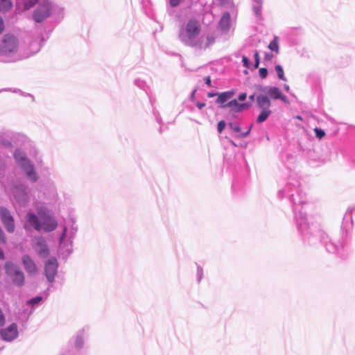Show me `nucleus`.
<instances>
[{
    "instance_id": "f257e3e1",
    "label": "nucleus",
    "mask_w": 355,
    "mask_h": 355,
    "mask_svg": "<svg viewBox=\"0 0 355 355\" xmlns=\"http://www.w3.org/2000/svg\"><path fill=\"white\" fill-rule=\"evenodd\" d=\"M279 198H287L292 203L295 221L298 232L304 242L309 245L322 243L326 250L340 257L345 255L348 243V232L353 225V216H355V207L349 209L343 216L341 232L338 235L329 236L320 230L315 224L308 222L305 214L302 213L303 206L306 203V197L300 188L296 175H291L284 187L278 192Z\"/></svg>"
},
{
    "instance_id": "f03ea898",
    "label": "nucleus",
    "mask_w": 355,
    "mask_h": 355,
    "mask_svg": "<svg viewBox=\"0 0 355 355\" xmlns=\"http://www.w3.org/2000/svg\"><path fill=\"white\" fill-rule=\"evenodd\" d=\"M44 42L43 37L40 41H33L30 44L31 53L24 54L21 52L18 39L13 35L7 34L0 42V56L1 60L6 62H17L25 59L37 53Z\"/></svg>"
},
{
    "instance_id": "7ed1b4c3",
    "label": "nucleus",
    "mask_w": 355,
    "mask_h": 355,
    "mask_svg": "<svg viewBox=\"0 0 355 355\" xmlns=\"http://www.w3.org/2000/svg\"><path fill=\"white\" fill-rule=\"evenodd\" d=\"M200 33V22L196 19H190L180 26L178 38L185 46L205 49L213 42V39L207 37V42H205L204 36L201 35Z\"/></svg>"
},
{
    "instance_id": "20e7f679",
    "label": "nucleus",
    "mask_w": 355,
    "mask_h": 355,
    "mask_svg": "<svg viewBox=\"0 0 355 355\" xmlns=\"http://www.w3.org/2000/svg\"><path fill=\"white\" fill-rule=\"evenodd\" d=\"M33 207L37 214L28 211L26 216L28 225L37 232H50L58 227V222L52 212L42 202L35 201Z\"/></svg>"
},
{
    "instance_id": "39448f33",
    "label": "nucleus",
    "mask_w": 355,
    "mask_h": 355,
    "mask_svg": "<svg viewBox=\"0 0 355 355\" xmlns=\"http://www.w3.org/2000/svg\"><path fill=\"white\" fill-rule=\"evenodd\" d=\"M89 328L84 327L78 330L70 339L68 345L64 348L59 355H81V350L85 340L89 336Z\"/></svg>"
},
{
    "instance_id": "423d86ee",
    "label": "nucleus",
    "mask_w": 355,
    "mask_h": 355,
    "mask_svg": "<svg viewBox=\"0 0 355 355\" xmlns=\"http://www.w3.org/2000/svg\"><path fill=\"white\" fill-rule=\"evenodd\" d=\"M14 158L17 164L24 172L26 178L32 182H36L38 179L32 162L27 157L26 154L21 149H17L14 153Z\"/></svg>"
},
{
    "instance_id": "0eeeda50",
    "label": "nucleus",
    "mask_w": 355,
    "mask_h": 355,
    "mask_svg": "<svg viewBox=\"0 0 355 355\" xmlns=\"http://www.w3.org/2000/svg\"><path fill=\"white\" fill-rule=\"evenodd\" d=\"M78 231V226L73 220H70L67 226L64 227L62 234L60 237V250L67 254L72 252L73 240Z\"/></svg>"
},
{
    "instance_id": "6e6552de",
    "label": "nucleus",
    "mask_w": 355,
    "mask_h": 355,
    "mask_svg": "<svg viewBox=\"0 0 355 355\" xmlns=\"http://www.w3.org/2000/svg\"><path fill=\"white\" fill-rule=\"evenodd\" d=\"M54 6L49 0H40L32 17L35 22L42 23L53 15Z\"/></svg>"
},
{
    "instance_id": "1a4fd4ad",
    "label": "nucleus",
    "mask_w": 355,
    "mask_h": 355,
    "mask_svg": "<svg viewBox=\"0 0 355 355\" xmlns=\"http://www.w3.org/2000/svg\"><path fill=\"white\" fill-rule=\"evenodd\" d=\"M256 102L257 107L261 110L260 114L257 118V122L258 123H261L264 122L272 113L270 110L271 101L268 98V96L259 94L256 97Z\"/></svg>"
},
{
    "instance_id": "9d476101",
    "label": "nucleus",
    "mask_w": 355,
    "mask_h": 355,
    "mask_svg": "<svg viewBox=\"0 0 355 355\" xmlns=\"http://www.w3.org/2000/svg\"><path fill=\"white\" fill-rule=\"evenodd\" d=\"M4 268L6 273L15 286H21L24 284V275L17 265L8 261L5 263Z\"/></svg>"
},
{
    "instance_id": "9b49d317",
    "label": "nucleus",
    "mask_w": 355,
    "mask_h": 355,
    "mask_svg": "<svg viewBox=\"0 0 355 355\" xmlns=\"http://www.w3.org/2000/svg\"><path fill=\"white\" fill-rule=\"evenodd\" d=\"M13 196L16 201L22 207H26L29 200V192L28 187L24 184H19L14 187L12 190Z\"/></svg>"
},
{
    "instance_id": "f8f14e48",
    "label": "nucleus",
    "mask_w": 355,
    "mask_h": 355,
    "mask_svg": "<svg viewBox=\"0 0 355 355\" xmlns=\"http://www.w3.org/2000/svg\"><path fill=\"white\" fill-rule=\"evenodd\" d=\"M0 220L8 232H14L15 230L14 218L10 211L3 207H0Z\"/></svg>"
},
{
    "instance_id": "ddd939ff",
    "label": "nucleus",
    "mask_w": 355,
    "mask_h": 355,
    "mask_svg": "<svg viewBox=\"0 0 355 355\" xmlns=\"http://www.w3.org/2000/svg\"><path fill=\"white\" fill-rule=\"evenodd\" d=\"M261 91L264 92L265 96H268V98L270 100H281L282 102L285 103H289V101L286 96L282 93L281 89L275 86H267L263 87Z\"/></svg>"
},
{
    "instance_id": "4468645a",
    "label": "nucleus",
    "mask_w": 355,
    "mask_h": 355,
    "mask_svg": "<svg viewBox=\"0 0 355 355\" xmlns=\"http://www.w3.org/2000/svg\"><path fill=\"white\" fill-rule=\"evenodd\" d=\"M58 263L55 257H51L44 266L45 276L50 283H53L58 272Z\"/></svg>"
},
{
    "instance_id": "2eb2a0df",
    "label": "nucleus",
    "mask_w": 355,
    "mask_h": 355,
    "mask_svg": "<svg viewBox=\"0 0 355 355\" xmlns=\"http://www.w3.org/2000/svg\"><path fill=\"white\" fill-rule=\"evenodd\" d=\"M2 339L7 342H12L15 340L19 335L17 325L12 323L6 328H3L0 331Z\"/></svg>"
},
{
    "instance_id": "dca6fc26",
    "label": "nucleus",
    "mask_w": 355,
    "mask_h": 355,
    "mask_svg": "<svg viewBox=\"0 0 355 355\" xmlns=\"http://www.w3.org/2000/svg\"><path fill=\"white\" fill-rule=\"evenodd\" d=\"M33 249L41 258H46L49 254V250L45 239L39 236L35 239Z\"/></svg>"
},
{
    "instance_id": "f3484780",
    "label": "nucleus",
    "mask_w": 355,
    "mask_h": 355,
    "mask_svg": "<svg viewBox=\"0 0 355 355\" xmlns=\"http://www.w3.org/2000/svg\"><path fill=\"white\" fill-rule=\"evenodd\" d=\"M40 0H16L15 13L21 14L24 11L28 10L35 5L37 6Z\"/></svg>"
},
{
    "instance_id": "a211bd4d",
    "label": "nucleus",
    "mask_w": 355,
    "mask_h": 355,
    "mask_svg": "<svg viewBox=\"0 0 355 355\" xmlns=\"http://www.w3.org/2000/svg\"><path fill=\"white\" fill-rule=\"evenodd\" d=\"M21 262L24 265V267L26 271L29 274H34L37 272V268L32 258L28 255L25 254L21 258Z\"/></svg>"
},
{
    "instance_id": "6ab92c4d",
    "label": "nucleus",
    "mask_w": 355,
    "mask_h": 355,
    "mask_svg": "<svg viewBox=\"0 0 355 355\" xmlns=\"http://www.w3.org/2000/svg\"><path fill=\"white\" fill-rule=\"evenodd\" d=\"M229 128L234 132L239 133L238 137L244 138L246 137L251 131L252 125L248 129L247 131L241 132L240 125L237 123L230 122L228 123Z\"/></svg>"
},
{
    "instance_id": "aec40b11",
    "label": "nucleus",
    "mask_w": 355,
    "mask_h": 355,
    "mask_svg": "<svg viewBox=\"0 0 355 355\" xmlns=\"http://www.w3.org/2000/svg\"><path fill=\"white\" fill-rule=\"evenodd\" d=\"M230 15L229 12H225L220 21H219V27L223 32H227L230 29Z\"/></svg>"
},
{
    "instance_id": "412c9836",
    "label": "nucleus",
    "mask_w": 355,
    "mask_h": 355,
    "mask_svg": "<svg viewBox=\"0 0 355 355\" xmlns=\"http://www.w3.org/2000/svg\"><path fill=\"white\" fill-rule=\"evenodd\" d=\"M234 94L235 91L233 89L220 93L218 94L216 103L218 104H223L232 98Z\"/></svg>"
},
{
    "instance_id": "4be33fe9",
    "label": "nucleus",
    "mask_w": 355,
    "mask_h": 355,
    "mask_svg": "<svg viewBox=\"0 0 355 355\" xmlns=\"http://www.w3.org/2000/svg\"><path fill=\"white\" fill-rule=\"evenodd\" d=\"M45 195H49V198L55 200L58 197L57 189L54 182H51L49 183V188L47 193Z\"/></svg>"
},
{
    "instance_id": "5701e85b",
    "label": "nucleus",
    "mask_w": 355,
    "mask_h": 355,
    "mask_svg": "<svg viewBox=\"0 0 355 355\" xmlns=\"http://www.w3.org/2000/svg\"><path fill=\"white\" fill-rule=\"evenodd\" d=\"M252 10L257 17L261 15V8L263 0H252Z\"/></svg>"
},
{
    "instance_id": "b1692460",
    "label": "nucleus",
    "mask_w": 355,
    "mask_h": 355,
    "mask_svg": "<svg viewBox=\"0 0 355 355\" xmlns=\"http://www.w3.org/2000/svg\"><path fill=\"white\" fill-rule=\"evenodd\" d=\"M239 106H240V103L236 99H234V100L230 101V102H228L227 103H226L225 105H222L220 106V107H222V108L228 107V108H230L231 110L233 112H239Z\"/></svg>"
},
{
    "instance_id": "393cba45",
    "label": "nucleus",
    "mask_w": 355,
    "mask_h": 355,
    "mask_svg": "<svg viewBox=\"0 0 355 355\" xmlns=\"http://www.w3.org/2000/svg\"><path fill=\"white\" fill-rule=\"evenodd\" d=\"M12 7V2L11 0H0V12H6L9 11Z\"/></svg>"
},
{
    "instance_id": "a878e982",
    "label": "nucleus",
    "mask_w": 355,
    "mask_h": 355,
    "mask_svg": "<svg viewBox=\"0 0 355 355\" xmlns=\"http://www.w3.org/2000/svg\"><path fill=\"white\" fill-rule=\"evenodd\" d=\"M43 300L42 297L41 296H36L35 297H33L30 300H28L26 302L27 305L31 306L32 308L34 309L35 307L37 306Z\"/></svg>"
},
{
    "instance_id": "bb28decb",
    "label": "nucleus",
    "mask_w": 355,
    "mask_h": 355,
    "mask_svg": "<svg viewBox=\"0 0 355 355\" xmlns=\"http://www.w3.org/2000/svg\"><path fill=\"white\" fill-rule=\"evenodd\" d=\"M268 49L272 51H275L276 53H279V44L277 37H275L274 39L270 42L268 45Z\"/></svg>"
},
{
    "instance_id": "cd10ccee",
    "label": "nucleus",
    "mask_w": 355,
    "mask_h": 355,
    "mask_svg": "<svg viewBox=\"0 0 355 355\" xmlns=\"http://www.w3.org/2000/svg\"><path fill=\"white\" fill-rule=\"evenodd\" d=\"M275 71L277 72V76L278 78L280 79V80H284L286 81V79L284 76V70H283V68L281 65H276L275 66Z\"/></svg>"
},
{
    "instance_id": "c85d7f7f",
    "label": "nucleus",
    "mask_w": 355,
    "mask_h": 355,
    "mask_svg": "<svg viewBox=\"0 0 355 355\" xmlns=\"http://www.w3.org/2000/svg\"><path fill=\"white\" fill-rule=\"evenodd\" d=\"M135 85L143 90H146L148 87L146 82L140 78L135 79Z\"/></svg>"
},
{
    "instance_id": "c756f323",
    "label": "nucleus",
    "mask_w": 355,
    "mask_h": 355,
    "mask_svg": "<svg viewBox=\"0 0 355 355\" xmlns=\"http://www.w3.org/2000/svg\"><path fill=\"white\" fill-rule=\"evenodd\" d=\"M314 132H315L316 137L318 138L319 139H321L325 135L324 131L323 130H322L321 128H315L314 129Z\"/></svg>"
},
{
    "instance_id": "7c9ffc66",
    "label": "nucleus",
    "mask_w": 355,
    "mask_h": 355,
    "mask_svg": "<svg viewBox=\"0 0 355 355\" xmlns=\"http://www.w3.org/2000/svg\"><path fill=\"white\" fill-rule=\"evenodd\" d=\"M273 57H274V55L272 53H268V52L265 53L264 59H263L264 64L268 65V63L272 60Z\"/></svg>"
},
{
    "instance_id": "2f4dec72",
    "label": "nucleus",
    "mask_w": 355,
    "mask_h": 355,
    "mask_svg": "<svg viewBox=\"0 0 355 355\" xmlns=\"http://www.w3.org/2000/svg\"><path fill=\"white\" fill-rule=\"evenodd\" d=\"M203 277V269L200 265H197V280L198 282L201 281Z\"/></svg>"
},
{
    "instance_id": "473e14b6",
    "label": "nucleus",
    "mask_w": 355,
    "mask_h": 355,
    "mask_svg": "<svg viewBox=\"0 0 355 355\" xmlns=\"http://www.w3.org/2000/svg\"><path fill=\"white\" fill-rule=\"evenodd\" d=\"M242 62H243V64L245 67H246L248 69H249L250 67V64H251L250 61L245 55L242 56Z\"/></svg>"
},
{
    "instance_id": "72a5a7b5",
    "label": "nucleus",
    "mask_w": 355,
    "mask_h": 355,
    "mask_svg": "<svg viewBox=\"0 0 355 355\" xmlns=\"http://www.w3.org/2000/svg\"><path fill=\"white\" fill-rule=\"evenodd\" d=\"M225 125H226V123L224 121H220L217 125L218 132L219 133L222 132V131L224 130Z\"/></svg>"
},
{
    "instance_id": "f704fd0d",
    "label": "nucleus",
    "mask_w": 355,
    "mask_h": 355,
    "mask_svg": "<svg viewBox=\"0 0 355 355\" xmlns=\"http://www.w3.org/2000/svg\"><path fill=\"white\" fill-rule=\"evenodd\" d=\"M259 76L261 78H266L268 75V70L266 68H261L259 70Z\"/></svg>"
},
{
    "instance_id": "c9c22d12",
    "label": "nucleus",
    "mask_w": 355,
    "mask_h": 355,
    "mask_svg": "<svg viewBox=\"0 0 355 355\" xmlns=\"http://www.w3.org/2000/svg\"><path fill=\"white\" fill-rule=\"evenodd\" d=\"M169 5L174 8L179 6L184 0H168Z\"/></svg>"
},
{
    "instance_id": "e433bc0d",
    "label": "nucleus",
    "mask_w": 355,
    "mask_h": 355,
    "mask_svg": "<svg viewBox=\"0 0 355 355\" xmlns=\"http://www.w3.org/2000/svg\"><path fill=\"white\" fill-rule=\"evenodd\" d=\"M250 106V104L248 103H240L239 112H241L242 110H245V109L248 108Z\"/></svg>"
},
{
    "instance_id": "4c0bfd02",
    "label": "nucleus",
    "mask_w": 355,
    "mask_h": 355,
    "mask_svg": "<svg viewBox=\"0 0 355 355\" xmlns=\"http://www.w3.org/2000/svg\"><path fill=\"white\" fill-rule=\"evenodd\" d=\"M246 97H247L246 93H241L239 95L238 98L240 101H243L245 100Z\"/></svg>"
},
{
    "instance_id": "58836bf2",
    "label": "nucleus",
    "mask_w": 355,
    "mask_h": 355,
    "mask_svg": "<svg viewBox=\"0 0 355 355\" xmlns=\"http://www.w3.org/2000/svg\"><path fill=\"white\" fill-rule=\"evenodd\" d=\"M205 84L207 85L209 87H211V82L209 76H206L205 78Z\"/></svg>"
},
{
    "instance_id": "ea45409f",
    "label": "nucleus",
    "mask_w": 355,
    "mask_h": 355,
    "mask_svg": "<svg viewBox=\"0 0 355 355\" xmlns=\"http://www.w3.org/2000/svg\"><path fill=\"white\" fill-rule=\"evenodd\" d=\"M196 106L198 107V108L199 110H201V109H202L205 106V103H201V102H197L196 103Z\"/></svg>"
},
{
    "instance_id": "a19ab883",
    "label": "nucleus",
    "mask_w": 355,
    "mask_h": 355,
    "mask_svg": "<svg viewBox=\"0 0 355 355\" xmlns=\"http://www.w3.org/2000/svg\"><path fill=\"white\" fill-rule=\"evenodd\" d=\"M4 28L3 21L1 17H0V34L3 32Z\"/></svg>"
},
{
    "instance_id": "79ce46f5",
    "label": "nucleus",
    "mask_w": 355,
    "mask_h": 355,
    "mask_svg": "<svg viewBox=\"0 0 355 355\" xmlns=\"http://www.w3.org/2000/svg\"><path fill=\"white\" fill-rule=\"evenodd\" d=\"M217 95L218 96V94H217V93H214V92H209V93L207 94V96H208V97H209V98H212V97H214V96H217Z\"/></svg>"
},
{
    "instance_id": "37998d69",
    "label": "nucleus",
    "mask_w": 355,
    "mask_h": 355,
    "mask_svg": "<svg viewBox=\"0 0 355 355\" xmlns=\"http://www.w3.org/2000/svg\"><path fill=\"white\" fill-rule=\"evenodd\" d=\"M5 259L4 253L2 249L0 248V259L3 260Z\"/></svg>"
},
{
    "instance_id": "c03bdc74",
    "label": "nucleus",
    "mask_w": 355,
    "mask_h": 355,
    "mask_svg": "<svg viewBox=\"0 0 355 355\" xmlns=\"http://www.w3.org/2000/svg\"><path fill=\"white\" fill-rule=\"evenodd\" d=\"M6 168V163L4 162H1L0 164V170L3 171Z\"/></svg>"
},
{
    "instance_id": "a18cd8bd",
    "label": "nucleus",
    "mask_w": 355,
    "mask_h": 355,
    "mask_svg": "<svg viewBox=\"0 0 355 355\" xmlns=\"http://www.w3.org/2000/svg\"><path fill=\"white\" fill-rule=\"evenodd\" d=\"M254 57V61L255 60H259V55L258 51H255Z\"/></svg>"
},
{
    "instance_id": "49530a36",
    "label": "nucleus",
    "mask_w": 355,
    "mask_h": 355,
    "mask_svg": "<svg viewBox=\"0 0 355 355\" xmlns=\"http://www.w3.org/2000/svg\"><path fill=\"white\" fill-rule=\"evenodd\" d=\"M259 62H260V60H255V61H254V67L255 69H257V68H258V67H259Z\"/></svg>"
},
{
    "instance_id": "de8ad7c7",
    "label": "nucleus",
    "mask_w": 355,
    "mask_h": 355,
    "mask_svg": "<svg viewBox=\"0 0 355 355\" xmlns=\"http://www.w3.org/2000/svg\"><path fill=\"white\" fill-rule=\"evenodd\" d=\"M284 89L288 92L290 91V87L288 85H284Z\"/></svg>"
},
{
    "instance_id": "09e8293b",
    "label": "nucleus",
    "mask_w": 355,
    "mask_h": 355,
    "mask_svg": "<svg viewBox=\"0 0 355 355\" xmlns=\"http://www.w3.org/2000/svg\"><path fill=\"white\" fill-rule=\"evenodd\" d=\"M155 115V117H156V120L158 123H161V119L159 117V116H157L155 113H154Z\"/></svg>"
},
{
    "instance_id": "8fccbe9b",
    "label": "nucleus",
    "mask_w": 355,
    "mask_h": 355,
    "mask_svg": "<svg viewBox=\"0 0 355 355\" xmlns=\"http://www.w3.org/2000/svg\"><path fill=\"white\" fill-rule=\"evenodd\" d=\"M254 96H255V95H254V94L250 95V96H249V99H250V101H254Z\"/></svg>"
},
{
    "instance_id": "3c124183",
    "label": "nucleus",
    "mask_w": 355,
    "mask_h": 355,
    "mask_svg": "<svg viewBox=\"0 0 355 355\" xmlns=\"http://www.w3.org/2000/svg\"><path fill=\"white\" fill-rule=\"evenodd\" d=\"M230 142L231 143L232 145H233L234 146H236V144H235V142L232 140H230Z\"/></svg>"
},
{
    "instance_id": "603ef678",
    "label": "nucleus",
    "mask_w": 355,
    "mask_h": 355,
    "mask_svg": "<svg viewBox=\"0 0 355 355\" xmlns=\"http://www.w3.org/2000/svg\"><path fill=\"white\" fill-rule=\"evenodd\" d=\"M195 92H196V91H193V92H192V94H191V99H193V98H194V96H195Z\"/></svg>"
},
{
    "instance_id": "864d4df0",
    "label": "nucleus",
    "mask_w": 355,
    "mask_h": 355,
    "mask_svg": "<svg viewBox=\"0 0 355 355\" xmlns=\"http://www.w3.org/2000/svg\"><path fill=\"white\" fill-rule=\"evenodd\" d=\"M221 3H225L228 1V0H219Z\"/></svg>"
},
{
    "instance_id": "5fc2aeb1",
    "label": "nucleus",
    "mask_w": 355,
    "mask_h": 355,
    "mask_svg": "<svg viewBox=\"0 0 355 355\" xmlns=\"http://www.w3.org/2000/svg\"><path fill=\"white\" fill-rule=\"evenodd\" d=\"M3 349V347H0V351Z\"/></svg>"
}]
</instances>
